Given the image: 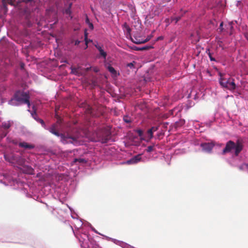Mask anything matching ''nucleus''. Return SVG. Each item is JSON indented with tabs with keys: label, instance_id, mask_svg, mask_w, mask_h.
<instances>
[{
	"label": "nucleus",
	"instance_id": "nucleus-5",
	"mask_svg": "<svg viewBox=\"0 0 248 248\" xmlns=\"http://www.w3.org/2000/svg\"><path fill=\"white\" fill-rule=\"evenodd\" d=\"M17 156L18 155L13 154H6L4 155V157L5 160L9 162L12 164H15Z\"/></svg>",
	"mask_w": 248,
	"mask_h": 248
},
{
	"label": "nucleus",
	"instance_id": "nucleus-41",
	"mask_svg": "<svg viewBox=\"0 0 248 248\" xmlns=\"http://www.w3.org/2000/svg\"><path fill=\"white\" fill-rule=\"evenodd\" d=\"M91 67H90V68H87V70L88 71V70H89V69H91Z\"/></svg>",
	"mask_w": 248,
	"mask_h": 248
},
{
	"label": "nucleus",
	"instance_id": "nucleus-13",
	"mask_svg": "<svg viewBox=\"0 0 248 248\" xmlns=\"http://www.w3.org/2000/svg\"><path fill=\"white\" fill-rule=\"evenodd\" d=\"M123 120L124 122L127 124H130L132 122V118L127 115H125L123 117Z\"/></svg>",
	"mask_w": 248,
	"mask_h": 248
},
{
	"label": "nucleus",
	"instance_id": "nucleus-25",
	"mask_svg": "<svg viewBox=\"0 0 248 248\" xmlns=\"http://www.w3.org/2000/svg\"><path fill=\"white\" fill-rule=\"evenodd\" d=\"M86 22H89V27L90 29L93 30V24L92 23L89 22V19L87 18L86 19Z\"/></svg>",
	"mask_w": 248,
	"mask_h": 248
},
{
	"label": "nucleus",
	"instance_id": "nucleus-8",
	"mask_svg": "<svg viewBox=\"0 0 248 248\" xmlns=\"http://www.w3.org/2000/svg\"><path fill=\"white\" fill-rule=\"evenodd\" d=\"M20 147L24 148L27 149H31L35 147L33 144H31L26 142H21L18 144Z\"/></svg>",
	"mask_w": 248,
	"mask_h": 248
},
{
	"label": "nucleus",
	"instance_id": "nucleus-44",
	"mask_svg": "<svg viewBox=\"0 0 248 248\" xmlns=\"http://www.w3.org/2000/svg\"><path fill=\"white\" fill-rule=\"evenodd\" d=\"M31 115L33 116L34 114L33 113H31Z\"/></svg>",
	"mask_w": 248,
	"mask_h": 248
},
{
	"label": "nucleus",
	"instance_id": "nucleus-28",
	"mask_svg": "<svg viewBox=\"0 0 248 248\" xmlns=\"http://www.w3.org/2000/svg\"><path fill=\"white\" fill-rule=\"evenodd\" d=\"M151 130L153 131V132L157 131L158 129V126H153L151 128Z\"/></svg>",
	"mask_w": 248,
	"mask_h": 248
},
{
	"label": "nucleus",
	"instance_id": "nucleus-33",
	"mask_svg": "<svg viewBox=\"0 0 248 248\" xmlns=\"http://www.w3.org/2000/svg\"><path fill=\"white\" fill-rule=\"evenodd\" d=\"M180 19V17H176L175 19V23H177Z\"/></svg>",
	"mask_w": 248,
	"mask_h": 248
},
{
	"label": "nucleus",
	"instance_id": "nucleus-9",
	"mask_svg": "<svg viewBox=\"0 0 248 248\" xmlns=\"http://www.w3.org/2000/svg\"><path fill=\"white\" fill-rule=\"evenodd\" d=\"M94 46L99 51L100 56L102 57L104 59H106L107 54V52L103 49L102 47L98 44H94Z\"/></svg>",
	"mask_w": 248,
	"mask_h": 248
},
{
	"label": "nucleus",
	"instance_id": "nucleus-40",
	"mask_svg": "<svg viewBox=\"0 0 248 248\" xmlns=\"http://www.w3.org/2000/svg\"><path fill=\"white\" fill-rule=\"evenodd\" d=\"M106 68H107L108 69V66H107V65H106Z\"/></svg>",
	"mask_w": 248,
	"mask_h": 248
},
{
	"label": "nucleus",
	"instance_id": "nucleus-36",
	"mask_svg": "<svg viewBox=\"0 0 248 248\" xmlns=\"http://www.w3.org/2000/svg\"><path fill=\"white\" fill-rule=\"evenodd\" d=\"M140 47H138L137 46H135L134 49L136 50H141L140 49Z\"/></svg>",
	"mask_w": 248,
	"mask_h": 248
},
{
	"label": "nucleus",
	"instance_id": "nucleus-30",
	"mask_svg": "<svg viewBox=\"0 0 248 248\" xmlns=\"http://www.w3.org/2000/svg\"><path fill=\"white\" fill-rule=\"evenodd\" d=\"M150 48H151V46H144V47H140V49L141 50H147L148 49H149Z\"/></svg>",
	"mask_w": 248,
	"mask_h": 248
},
{
	"label": "nucleus",
	"instance_id": "nucleus-23",
	"mask_svg": "<svg viewBox=\"0 0 248 248\" xmlns=\"http://www.w3.org/2000/svg\"><path fill=\"white\" fill-rule=\"evenodd\" d=\"M136 132L138 134L139 136L141 137L143 135V131L141 129H137Z\"/></svg>",
	"mask_w": 248,
	"mask_h": 248
},
{
	"label": "nucleus",
	"instance_id": "nucleus-11",
	"mask_svg": "<svg viewBox=\"0 0 248 248\" xmlns=\"http://www.w3.org/2000/svg\"><path fill=\"white\" fill-rule=\"evenodd\" d=\"M109 71L112 78L114 79H116L117 77L119 75V73L115 70V69L111 66H109Z\"/></svg>",
	"mask_w": 248,
	"mask_h": 248
},
{
	"label": "nucleus",
	"instance_id": "nucleus-17",
	"mask_svg": "<svg viewBox=\"0 0 248 248\" xmlns=\"http://www.w3.org/2000/svg\"><path fill=\"white\" fill-rule=\"evenodd\" d=\"M151 39V37L148 36L145 40L142 41H137V42H134L135 44H139L141 43H145L148 41H149Z\"/></svg>",
	"mask_w": 248,
	"mask_h": 248
},
{
	"label": "nucleus",
	"instance_id": "nucleus-2",
	"mask_svg": "<svg viewBox=\"0 0 248 248\" xmlns=\"http://www.w3.org/2000/svg\"><path fill=\"white\" fill-rule=\"evenodd\" d=\"M57 124H53L48 129V130L50 133L55 135V136L57 137L60 136L61 138V141L63 143L66 144L69 143H73V141L77 140V139L75 137L69 135H64L62 134H60L57 130Z\"/></svg>",
	"mask_w": 248,
	"mask_h": 248
},
{
	"label": "nucleus",
	"instance_id": "nucleus-18",
	"mask_svg": "<svg viewBox=\"0 0 248 248\" xmlns=\"http://www.w3.org/2000/svg\"><path fill=\"white\" fill-rule=\"evenodd\" d=\"M74 162H78L79 163H86V161L83 158H75L74 160Z\"/></svg>",
	"mask_w": 248,
	"mask_h": 248
},
{
	"label": "nucleus",
	"instance_id": "nucleus-15",
	"mask_svg": "<svg viewBox=\"0 0 248 248\" xmlns=\"http://www.w3.org/2000/svg\"><path fill=\"white\" fill-rule=\"evenodd\" d=\"M26 168V172L30 174H32L33 173L34 170L30 166H27L25 167Z\"/></svg>",
	"mask_w": 248,
	"mask_h": 248
},
{
	"label": "nucleus",
	"instance_id": "nucleus-12",
	"mask_svg": "<svg viewBox=\"0 0 248 248\" xmlns=\"http://www.w3.org/2000/svg\"><path fill=\"white\" fill-rule=\"evenodd\" d=\"M100 1L102 9L107 12L108 9V4L107 0H100Z\"/></svg>",
	"mask_w": 248,
	"mask_h": 248
},
{
	"label": "nucleus",
	"instance_id": "nucleus-34",
	"mask_svg": "<svg viewBox=\"0 0 248 248\" xmlns=\"http://www.w3.org/2000/svg\"><path fill=\"white\" fill-rule=\"evenodd\" d=\"M20 67H21V69H23L24 67V64L23 63H21L20 64Z\"/></svg>",
	"mask_w": 248,
	"mask_h": 248
},
{
	"label": "nucleus",
	"instance_id": "nucleus-6",
	"mask_svg": "<svg viewBox=\"0 0 248 248\" xmlns=\"http://www.w3.org/2000/svg\"><path fill=\"white\" fill-rule=\"evenodd\" d=\"M214 146V145L212 143H203L201 144L202 150L206 152H210Z\"/></svg>",
	"mask_w": 248,
	"mask_h": 248
},
{
	"label": "nucleus",
	"instance_id": "nucleus-39",
	"mask_svg": "<svg viewBox=\"0 0 248 248\" xmlns=\"http://www.w3.org/2000/svg\"><path fill=\"white\" fill-rule=\"evenodd\" d=\"M31 1H32V0H26L27 2H29Z\"/></svg>",
	"mask_w": 248,
	"mask_h": 248
},
{
	"label": "nucleus",
	"instance_id": "nucleus-16",
	"mask_svg": "<svg viewBox=\"0 0 248 248\" xmlns=\"http://www.w3.org/2000/svg\"><path fill=\"white\" fill-rule=\"evenodd\" d=\"M72 6V3H70L69 4V6L67 8H66L65 10L64 13L66 15H70L71 14V8Z\"/></svg>",
	"mask_w": 248,
	"mask_h": 248
},
{
	"label": "nucleus",
	"instance_id": "nucleus-22",
	"mask_svg": "<svg viewBox=\"0 0 248 248\" xmlns=\"http://www.w3.org/2000/svg\"><path fill=\"white\" fill-rule=\"evenodd\" d=\"M154 150V146H149L147 147V149H146V151L147 152H151L152 151H153Z\"/></svg>",
	"mask_w": 248,
	"mask_h": 248
},
{
	"label": "nucleus",
	"instance_id": "nucleus-24",
	"mask_svg": "<svg viewBox=\"0 0 248 248\" xmlns=\"http://www.w3.org/2000/svg\"><path fill=\"white\" fill-rule=\"evenodd\" d=\"M134 63H135V62H133L128 63L127 64V66L130 68H132L133 67H134Z\"/></svg>",
	"mask_w": 248,
	"mask_h": 248
},
{
	"label": "nucleus",
	"instance_id": "nucleus-27",
	"mask_svg": "<svg viewBox=\"0 0 248 248\" xmlns=\"http://www.w3.org/2000/svg\"><path fill=\"white\" fill-rule=\"evenodd\" d=\"M208 56L210 58V59L211 61H216L215 59L212 56V54L210 52H209L208 53Z\"/></svg>",
	"mask_w": 248,
	"mask_h": 248
},
{
	"label": "nucleus",
	"instance_id": "nucleus-19",
	"mask_svg": "<svg viewBox=\"0 0 248 248\" xmlns=\"http://www.w3.org/2000/svg\"><path fill=\"white\" fill-rule=\"evenodd\" d=\"M147 134L148 135V137L150 139H152L153 137V132L152 131V130H151V129H149L147 131Z\"/></svg>",
	"mask_w": 248,
	"mask_h": 248
},
{
	"label": "nucleus",
	"instance_id": "nucleus-4",
	"mask_svg": "<svg viewBox=\"0 0 248 248\" xmlns=\"http://www.w3.org/2000/svg\"><path fill=\"white\" fill-rule=\"evenodd\" d=\"M14 99L19 103V104H27L30 107V95L27 92L17 91L14 94Z\"/></svg>",
	"mask_w": 248,
	"mask_h": 248
},
{
	"label": "nucleus",
	"instance_id": "nucleus-20",
	"mask_svg": "<svg viewBox=\"0 0 248 248\" xmlns=\"http://www.w3.org/2000/svg\"><path fill=\"white\" fill-rule=\"evenodd\" d=\"M7 3L12 5H15L16 2V0H7Z\"/></svg>",
	"mask_w": 248,
	"mask_h": 248
},
{
	"label": "nucleus",
	"instance_id": "nucleus-21",
	"mask_svg": "<svg viewBox=\"0 0 248 248\" xmlns=\"http://www.w3.org/2000/svg\"><path fill=\"white\" fill-rule=\"evenodd\" d=\"M2 126L5 129H8L10 127V124L9 123H5L2 124Z\"/></svg>",
	"mask_w": 248,
	"mask_h": 248
},
{
	"label": "nucleus",
	"instance_id": "nucleus-14",
	"mask_svg": "<svg viewBox=\"0 0 248 248\" xmlns=\"http://www.w3.org/2000/svg\"><path fill=\"white\" fill-rule=\"evenodd\" d=\"M124 30V31H126L127 33L130 34L131 32V29L130 28L129 26L125 23L123 25Z\"/></svg>",
	"mask_w": 248,
	"mask_h": 248
},
{
	"label": "nucleus",
	"instance_id": "nucleus-3",
	"mask_svg": "<svg viewBox=\"0 0 248 248\" xmlns=\"http://www.w3.org/2000/svg\"><path fill=\"white\" fill-rule=\"evenodd\" d=\"M219 75L220 76L219 79V84L222 87L229 90H234L235 89L236 85L233 78H227L224 77L225 75L221 73H219Z\"/></svg>",
	"mask_w": 248,
	"mask_h": 248
},
{
	"label": "nucleus",
	"instance_id": "nucleus-43",
	"mask_svg": "<svg viewBox=\"0 0 248 248\" xmlns=\"http://www.w3.org/2000/svg\"><path fill=\"white\" fill-rule=\"evenodd\" d=\"M109 141H110V140H111L110 139V137H109Z\"/></svg>",
	"mask_w": 248,
	"mask_h": 248
},
{
	"label": "nucleus",
	"instance_id": "nucleus-45",
	"mask_svg": "<svg viewBox=\"0 0 248 248\" xmlns=\"http://www.w3.org/2000/svg\"><path fill=\"white\" fill-rule=\"evenodd\" d=\"M5 0H3V1L4 2Z\"/></svg>",
	"mask_w": 248,
	"mask_h": 248
},
{
	"label": "nucleus",
	"instance_id": "nucleus-31",
	"mask_svg": "<svg viewBox=\"0 0 248 248\" xmlns=\"http://www.w3.org/2000/svg\"><path fill=\"white\" fill-rule=\"evenodd\" d=\"M80 43V41L78 40H76L75 42V45H78Z\"/></svg>",
	"mask_w": 248,
	"mask_h": 248
},
{
	"label": "nucleus",
	"instance_id": "nucleus-32",
	"mask_svg": "<svg viewBox=\"0 0 248 248\" xmlns=\"http://www.w3.org/2000/svg\"><path fill=\"white\" fill-rule=\"evenodd\" d=\"M85 40L86 44L87 45L88 44V41L87 40V35L86 34H85Z\"/></svg>",
	"mask_w": 248,
	"mask_h": 248
},
{
	"label": "nucleus",
	"instance_id": "nucleus-1",
	"mask_svg": "<svg viewBox=\"0 0 248 248\" xmlns=\"http://www.w3.org/2000/svg\"><path fill=\"white\" fill-rule=\"evenodd\" d=\"M243 148L242 143L239 140H237L236 143L232 140H229L226 143L225 147L222 150V154L225 155L226 153L231 152L232 150L234 149L235 155L238 156L242 150Z\"/></svg>",
	"mask_w": 248,
	"mask_h": 248
},
{
	"label": "nucleus",
	"instance_id": "nucleus-38",
	"mask_svg": "<svg viewBox=\"0 0 248 248\" xmlns=\"http://www.w3.org/2000/svg\"><path fill=\"white\" fill-rule=\"evenodd\" d=\"M107 140H108L107 139H105L103 140L102 141V142L106 143L107 142Z\"/></svg>",
	"mask_w": 248,
	"mask_h": 248
},
{
	"label": "nucleus",
	"instance_id": "nucleus-26",
	"mask_svg": "<svg viewBox=\"0 0 248 248\" xmlns=\"http://www.w3.org/2000/svg\"><path fill=\"white\" fill-rule=\"evenodd\" d=\"M223 22H221L220 24L219 27L218 28V30H219L220 32H222L223 30Z\"/></svg>",
	"mask_w": 248,
	"mask_h": 248
},
{
	"label": "nucleus",
	"instance_id": "nucleus-37",
	"mask_svg": "<svg viewBox=\"0 0 248 248\" xmlns=\"http://www.w3.org/2000/svg\"><path fill=\"white\" fill-rule=\"evenodd\" d=\"M163 39V37L162 36H159L157 38V40H162Z\"/></svg>",
	"mask_w": 248,
	"mask_h": 248
},
{
	"label": "nucleus",
	"instance_id": "nucleus-7",
	"mask_svg": "<svg viewBox=\"0 0 248 248\" xmlns=\"http://www.w3.org/2000/svg\"><path fill=\"white\" fill-rule=\"evenodd\" d=\"M141 159V157L140 156V155H137L134 156L130 159L127 160L126 163L128 164H136L139 161H140Z\"/></svg>",
	"mask_w": 248,
	"mask_h": 248
},
{
	"label": "nucleus",
	"instance_id": "nucleus-42",
	"mask_svg": "<svg viewBox=\"0 0 248 248\" xmlns=\"http://www.w3.org/2000/svg\"><path fill=\"white\" fill-rule=\"evenodd\" d=\"M89 113H92V112L90 110H89Z\"/></svg>",
	"mask_w": 248,
	"mask_h": 248
},
{
	"label": "nucleus",
	"instance_id": "nucleus-10",
	"mask_svg": "<svg viewBox=\"0 0 248 248\" xmlns=\"http://www.w3.org/2000/svg\"><path fill=\"white\" fill-rule=\"evenodd\" d=\"M25 159L22 157L18 155L16 157L15 164H16L20 166H24L25 163Z\"/></svg>",
	"mask_w": 248,
	"mask_h": 248
},
{
	"label": "nucleus",
	"instance_id": "nucleus-29",
	"mask_svg": "<svg viewBox=\"0 0 248 248\" xmlns=\"http://www.w3.org/2000/svg\"><path fill=\"white\" fill-rule=\"evenodd\" d=\"M38 122L41 124H42V125L43 126H44V127H45V122H44V121L42 119H39L38 120Z\"/></svg>",
	"mask_w": 248,
	"mask_h": 248
},
{
	"label": "nucleus",
	"instance_id": "nucleus-35",
	"mask_svg": "<svg viewBox=\"0 0 248 248\" xmlns=\"http://www.w3.org/2000/svg\"><path fill=\"white\" fill-rule=\"evenodd\" d=\"M93 71L95 72H97L98 71V69L96 67L93 68Z\"/></svg>",
	"mask_w": 248,
	"mask_h": 248
}]
</instances>
